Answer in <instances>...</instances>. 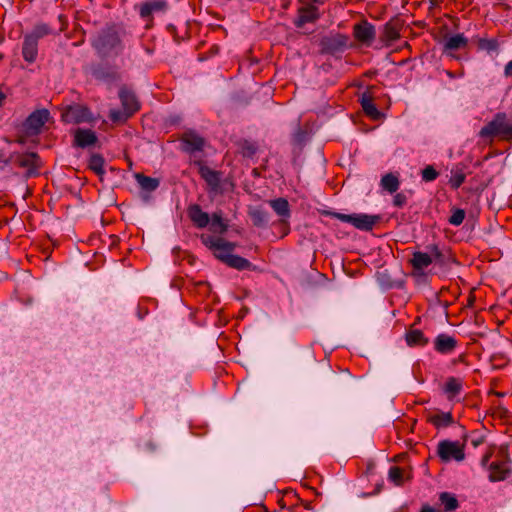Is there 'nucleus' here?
<instances>
[{
  "label": "nucleus",
  "mask_w": 512,
  "mask_h": 512,
  "mask_svg": "<svg viewBox=\"0 0 512 512\" xmlns=\"http://www.w3.org/2000/svg\"><path fill=\"white\" fill-rule=\"evenodd\" d=\"M126 32L117 25L103 28L93 40V47L103 56H118L124 50Z\"/></svg>",
  "instance_id": "nucleus-1"
},
{
  "label": "nucleus",
  "mask_w": 512,
  "mask_h": 512,
  "mask_svg": "<svg viewBox=\"0 0 512 512\" xmlns=\"http://www.w3.org/2000/svg\"><path fill=\"white\" fill-rule=\"evenodd\" d=\"M479 137L492 143L495 138L503 141L512 140V119L504 112H498L491 121L479 131Z\"/></svg>",
  "instance_id": "nucleus-2"
},
{
  "label": "nucleus",
  "mask_w": 512,
  "mask_h": 512,
  "mask_svg": "<svg viewBox=\"0 0 512 512\" xmlns=\"http://www.w3.org/2000/svg\"><path fill=\"white\" fill-rule=\"evenodd\" d=\"M53 33V29L45 23H39L34 26L31 32L26 33L23 37L22 56L28 63L36 61L38 56V42Z\"/></svg>",
  "instance_id": "nucleus-3"
},
{
  "label": "nucleus",
  "mask_w": 512,
  "mask_h": 512,
  "mask_svg": "<svg viewBox=\"0 0 512 512\" xmlns=\"http://www.w3.org/2000/svg\"><path fill=\"white\" fill-rule=\"evenodd\" d=\"M429 253L416 251L410 260L413 268L417 271H422L432 264L433 261L443 265L445 263V256L438 248L437 245L432 244L427 246Z\"/></svg>",
  "instance_id": "nucleus-4"
},
{
  "label": "nucleus",
  "mask_w": 512,
  "mask_h": 512,
  "mask_svg": "<svg viewBox=\"0 0 512 512\" xmlns=\"http://www.w3.org/2000/svg\"><path fill=\"white\" fill-rule=\"evenodd\" d=\"M200 240L207 248H209L216 258L222 262H226L228 256L232 255L235 244L228 242L220 237H214L208 234H202Z\"/></svg>",
  "instance_id": "nucleus-5"
},
{
  "label": "nucleus",
  "mask_w": 512,
  "mask_h": 512,
  "mask_svg": "<svg viewBox=\"0 0 512 512\" xmlns=\"http://www.w3.org/2000/svg\"><path fill=\"white\" fill-rule=\"evenodd\" d=\"M437 455L443 462H460L465 458L464 445L458 441H440L437 445Z\"/></svg>",
  "instance_id": "nucleus-6"
},
{
  "label": "nucleus",
  "mask_w": 512,
  "mask_h": 512,
  "mask_svg": "<svg viewBox=\"0 0 512 512\" xmlns=\"http://www.w3.org/2000/svg\"><path fill=\"white\" fill-rule=\"evenodd\" d=\"M62 118L67 123L80 124L89 123L94 120L90 109L81 104H74L66 107L62 113Z\"/></svg>",
  "instance_id": "nucleus-7"
},
{
  "label": "nucleus",
  "mask_w": 512,
  "mask_h": 512,
  "mask_svg": "<svg viewBox=\"0 0 512 512\" xmlns=\"http://www.w3.org/2000/svg\"><path fill=\"white\" fill-rule=\"evenodd\" d=\"M349 44V37L341 33H334L324 36L320 40V46L323 53L335 54L343 52Z\"/></svg>",
  "instance_id": "nucleus-8"
},
{
  "label": "nucleus",
  "mask_w": 512,
  "mask_h": 512,
  "mask_svg": "<svg viewBox=\"0 0 512 512\" xmlns=\"http://www.w3.org/2000/svg\"><path fill=\"white\" fill-rule=\"evenodd\" d=\"M50 112L47 109H38L32 112L24 122L25 131L28 135H38L45 123L50 120Z\"/></svg>",
  "instance_id": "nucleus-9"
},
{
  "label": "nucleus",
  "mask_w": 512,
  "mask_h": 512,
  "mask_svg": "<svg viewBox=\"0 0 512 512\" xmlns=\"http://www.w3.org/2000/svg\"><path fill=\"white\" fill-rule=\"evenodd\" d=\"M353 36L359 43L369 47L376 37L375 26L367 20H362L353 26Z\"/></svg>",
  "instance_id": "nucleus-10"
},
{
  "label": "nucleus",
  "mask_w": 512,
  "mask_h": 512,
  "mask_svg": "<svg viewBox=\"0 0 512 512\" xmlns=\"http://www.w3.org/2000/svg\"><path fill=\"white\" fill-rule=\"evenodd\" d=\"M180 141L182 151L189 154L202 151L205 145L204 138L194 130L185 131L182 134Z\"/></svg>",
  "instance_id": "nucleus-11"
},
{
  "label": "nucleus",
  "mask_w": 512,
  "mask_h": 512,
  "mask_svg": "<svg viewBox=\"0 0 512 512\" xmlns=\"http://www.w3.org/2000/svg\"><path fill=\"white\" fill-rule=\"evenodd\" d=\"M119 98L124 110L126 111V117H130L139 110L140 106L135 94L127 87L123 86L120 88Z\"/></svg>",
  "instance_id": "nucleus-12"
},
{
  "label": "nucleus",
  "mask_w": 512,
  "mask_h": 512,
  "mask_svg": "<svg viewBox=\"0 0 512 512\" xmlns=\"http://www.w3.org/2000/svg\"><path fill=\"white\" fill-rule=\"evenodd\" d=\"M374 88V86H371L364 93H362L360 96V103L365 114L370 118L377 120L380 118L381 113L374 104Z\"/></svg>",
  "instance_id": "nucleus-13"
},
{
  "label": "nucleus",
  "mask_w": 512,
  "mask_h": 512,
  "mask_svg": "<svg viewBox=\"0 0 512 512\" xmlns=\"http://www.w3.org/2000/svg\"><path fill=\"white\" fill-rule=\"evenodd\" d=\"M98 138L90 129L78 128L74 132V145L79 148H87L96 144Z\"/></svg>",
  "instance_id": "nucleus-14"
},
{
  "label": "nucleus",
  "mask_w": 512,
  "mask_h": 512,
  "mask_svg": "<svg viewBox=\"0 0 512 512\" xmlns=\"http://www.w3.org/2000/svg\"><path fill=\"white\" fill-rule=\"evenodd\" d=\"M457 346V340L448 334H439L434 341V349L440 354H450Z\"/></svg>",
  "instance_id": "nucleus-15"
},
{
  "label": "nucleus",
  "mask_w": 512,
  "mask_h": 512,
  "mask_svg": "<svg viewBox=\"0 0 512 512\" xmlns=\"http://www.w3.org/2000/svg\"><path fill=\"white\" fill-rule=\"evenodd\" d=\"M167 7V0H150L141 4L139 14L142 18L147 19L153 13L166 11Z\"/></svg>",
  "instance_id": "nucleus-16"
},
{
  "label": "nucleus",
  "mask_w": 512,
  "mask_h": 512,
  "mask_svg": "<svg viewBox=\"0 0 512 512\" xmlns=\"http://www.w3.org/2000/svg\"><path fill=\"white\" fill-rule=\"evenodd\" d=\"M188 217L198 228H205L210 223L208 213L204 212L198 204H192L188 208Z\"/></svg>",
  "instance_id": "nucleus-17"
},
{
  "label": "nucleus",
  "mask_w": 512,
  "mask_h": 512,
  "mask_svg": "<svg viewBox=\"0 0 512 512\" xmlns=\"http://www.w3.org/2000/svg\"><path fill=\"white\" fill-rule=\"evenodd\" d=\"M378 220L379 216L367 214H352L351 224L359 230L370 231L378 222Z\"/></svg>",
  "instance_id": "nucleus-18"
},
{
  "label": "nucleus",
  "mask_w": 512,
  "mask_h": 512,
  "mask_svg": "<svg viewBox=\"0 0 512 512\" xmlns=\"http://www.w3.org/2000/svg\"><path fill=\"white\" fill-rule=\"evenodd\" d=\"M319 18L317 7L310 5L298 10V18L295 21L297 27H303L306 23H311Z\"/></svg>",
  "instance_id": "nucleus-19"
},
{
  "label": "nucleus",
  "mask_w": 512,
  "mask_h": 512,
  "mask_svg": "<svg viewBox=\"0 0 512 512\" xmlns=\"http://www.w3.org/2000/svg\"><path fill=\"white\" fill-rule=\"evenodd\" d=\"M427 421L435 428L442 429L451 426L454 423L453 416L450 412L438 411L427 416Z\"/></svg>",
  "instance_id": "nucleus-20"
},
{
  "label": "nucleus",
  "mask_w": 512,
  "mask_h": 512,
  "mask_svg": "<svg viewBox=\"0 0 512 512\" xmlns=\"http://www.w3.org/2000/svg\"><path fill=\"white\" fill-rule=\"evenodd\" d=\"M463 390V381L460 378L449 377L447 378L444 386L443 392L447 396L449 400L458 396Z\"/></svg>",
  "instance_id": "nucleus-21"
},
{
  "label": "nucleus",
  "mask_w": 512,
  "mask_h": 512,
  "mask_svg": "<svg viewBox=\"0 0 512 512\" xmlns=\"http://www.w3.org/2000/svg\"><path fill=\"white\" fill-rule=\"evenodd\" d=\"M201 177L213 189L217 190L220 186V175L217 171L210 169L207 166L201 165L199 169Z\"/></svg>",
  "instance_id": "nucleus-22"
},
{
  "label": "nucleus",
  "mask_w": 512,
  "mask_h": 512,
  "mask_svg": "<svg viewBox=\"0 0 512 512\" xmlns=\"http://www.w3.org/2000/svg\"><path fill=\"white\" fill-rule=\"evenodd\" d=\"M269 204L274 212L282 217L283 221L288 219L291 215L289 202L285 198H277L274 200H270Z\"/></svg>",
  "instance_id": "nucleus-23"
},
{
  "label": "nucleus",
  "mask_w": 512,
  "mask_h": 512,
  "mask_svg": "<svg viewBox=\"0 0 512 512\" xmlns=\"http://www.w3.org/2000/svg\"><path fill=\"white\" fill-rule=\"evenodd\" d=\"M400 37L399 29L392 22H387L380 36L381 41L384 45L389 46L392 42L396 41Z\"/></svg>",
  "instance_id": "nucleus-24"
},
{
  "label": "nucleus",
  "mask_w": 512,
  "mask_h": 512,
  "mask_svg": "<svg viewBox=\"0 0 512 512\" xmlns=\"http://www.w3.org/2000/svg\"><path fill=\"white\" fill-rule=\"evenodd\" d=\"M489 469V479L492 482L504 480L509 472L507 465L503 462H492Z\"/></svg>",
  "instance_id": "nucleus-25"
},
{
  "label": "nucleus",
  "mask_w": 512,
  "mask_h": 512,
  "mask_svg": "<svg viewBox=\"0 0 512 512\" xmlns=\"http://www.w3.org/2000/svg\"><path fill=\"white\" fill-rule=\"evenodd\" d=\"M38 155L36 153H24L15 154L13 161H15L20 167L32 169L37 167Z\"/></svg>",
  "instance_id": "nucleus-26"
},
{
  "label": "nucleus",
  "mask_w": 512,
  "mask_h": 512,
  "mask_svg": "<svg viewBox=\"0 0 512 512\" xmlns=\"http://www.w3.org/2000/svg\"><path fill=\"white\" fill-rule=\"evenodd\" d=\"M135 179L140 188L147 192L155 191L160 185L159 179L146 176L142 173H136Z\"/></svg>",
  "instance_id": "nucleus-27"
},
{
  "label": "nucleus",
  "mask_w": 512,
  "mask_h": 512,
  "mask_svg": "<svg viewBox=\"0 0 512 512\" xmlns=\"http://www.w3.org/2000/svg\"><path fill=\"white\" fill-rule=\"evenodd\" d=\"M468 40L463 34H455L445 40V50L455 51L467 46Z\"/></svg>",
  "instance_id": "nucleus-28"
},
{
  "label": "nucleus",
  "mask_w": 512,
  "mask_h": 512,
  "mask_svg": "<svg viewBox=\"0 0 512 512\" xmlns=\"http://www.w3.org/2000/svg\"><path fill=\"white\" fill-rule=\"evenodd\" d=\"M249 216H250L253 224L257 227L266 226L268 223V220H269L268 213L260 207H255V208L250 209Z\"/></svg>",
  "instance_id": "nucleus-29"
},
{
  "label": "nucleus",
  "mask_w": 512,
  "mask_h": 512,
  "mask_svg": "<svg viewBox=\"0 0 512 512\" xmlns=\"http://www.w3.org/2000/svg\"><path fill=\"white\" fill-rule=\"evenodd\" d=\"M406 342L409 346H425L428 344V339L421 330L414 329L406 333Z\"/></svg>",
  "instance_id": "nucleus-30"
},
{
  "label": "nucleus",
  "mask_w": 512,
  "mask_h": 512,
  "mask_svg": "<svg viewBox=\"0 0 512 512\" xmlns=\"http://www.w3.org/2000/svg\"><path fill=\"white\" fill-rule=\"evenodd\" d=\"M439 500L441 504L444 506L445 512L455 511L459 506L458 500L455 497V495L449 492L440 493Z\"/></svg>",
  "instance_id": "nucleus-31"
},
{
  "label": "nucleus",
  "mask_w": 512,
  "mask_h": 512,
  "mask_svg": "<svg viewBox=\"0 0 512 512\" xmlns=\"http://www.w3.org/2000/svg\"><path fill=\"white\" fill-rule=\"evenodd\" d=\"M399 179L396 175L392 173H388L384 175L381 179V186L384 190L389 193H395L399 189Z\"/></svg>",
  "instance_id": "nucleus-32"
},
{
  "label": "nucleus",
  "mask_w": 512,
  "mask_h": 512,
  "mask_svg": "<svg viewBox=\"0 0 512 512\" xmlns=\"http://www.w3.org/2000/svg\"><path fill=\"white\" fill-rule=\"evenodd\" d=\"M105 160L100 154H93L88 163V167L90 170L95 172L98 176H103L105 173L104 170Z\"/></svg>",
  "instance_id": "nucleus-33"
},
{
  "label": "nucleus",
  "mask_w": 512,
  "mask_h": 512,
  "mask_svg": "<svg viewBox=\"0 0 512 512\" xmlns=\"http://www.w3.org/2000/svg\"><path fill=\"white\" fill-rule=\"evenodd\" d=\"M228 266L238 269V270H245L249 269L251 266L250 261L247 259L232 254L231 256H228L227 261L225 262Z\"/></svg>",
  "instance_id": "nucleus-34"
},
{
  "label": "nucleus",
  "mask_w": 512,
  "mask_h": 512,
  "mask_svg": "<svg viewBox=\"0 0 512 512\" xmlns=\"http://www.w3.org/2000/svg\"><path fill=\"white\" fill-rule=\"evenodd\" d=\"M210 222V229L215 233L223 234L228 229V225L224 222L220 213H213Z\"/></svg>",
  "instance_id": "nucleus-35"
},
{
  "label": "nucleus",
  "mask_w": 512,
  "mask_h": 512,
  "mask_svg": "<svg viewBox=\"0 0 512 512\" xmlns=\"http://www.w3.org/2000/svg\"><path fill=\"white\" fill-rule=\"evenodd\" d=\"M477 47L480 50H484L488 53L495 52L499 48V43L497 39L491 38H478L477 39Z\"/></svg>",
  "instance_id": "nucleus-36"
},
{
  "label": "nucleus",
  "mask_w": 512,
  "mask_h": 512,
  "mask_svg": "<svg viewBox=\"0 0 512 512\" xmlns=\"http://www.w3.org/2000/svg\"><path fill=\"white\" fill-rule=\"evenodd\" d=\"M449 184L453 189H458L465 181L466 175L462 169H453Z\"/></svg>",
  "instance_id": "nucleus-37"
},
{
  "label": "nucleus",
  "mask_w": 512,
  "mask_h": 512,
  "mask_svg": "<svg viewBox=\"0 0 512 512\" xmlns=\"http://www.w3.org/2000/svg\"><path fill=\"white\" fill-rule=\"evenodd\" d=\"M465 215H466V213L463 209L453 208L452 214L449 217L448 222L453 226H459L463 223V221L465 219Z\"/></svg>",
  "instance_id": "nucleus-38"
},
{
  "label": "nucleus",
  "mask_w": 512,
  "mask_h": 512,
  "mask_svg": "<svg viewBox=\"0 0 512 512\" xmlns=\"http://www.w3.org/2000/svg\"><path fill=\"white\" fill-rule=\"evenodd\" d=\"M389 480L392 481L396 485H401L403 482V471L398 466H392L389 469L388 474Z\"/></svg>",
  "instance_id": "nucleus-39"
},
{
  "label": "nucleus",
  "mask_w": 512,
  "mask_h": 512,
  "mask_svg": "<svg viewBox=\"0 0 512 512\" xmlns=\"http://www.w3.org/2000/svg\"><path fill=\"white\" fill-rule=\"evenodd\" d=\"M421 175H422L423 181L431 182V181H434L438 177L439 173L436 171V169L433 166L428 165L422 170Z\"/></svg>",
  "instance_id": "nucleus-40"
},
{
  "label": "nucleus",
  "mask_w": 512,
  "mask_h": 512,
  "mask_svg": "<svg viewBox=\"0 0 512 512\" xmlns=\"http://www.w3.org/2000/svg\"><path fill=\"white\" fill-rule=\"evenodd\" d=\"M407 197L403 193H397L393 198V204L396 207H402L406 204Z\"/></svg>",
  "instance_id": "nucleus-41"
},
{
  "label": "nucleus",
  "mask_w": 512,
  "mask_h": 512,
  "mask_svg": "<svg viewBox=\"0 0 512 512\" xmlns=\"http://www.w3.org/2000/svg\"><path fill=\"white\" fill-rule=\"evenodd\" d=\"M110 118L112 121H121V120H124V119H127L128 117H126V111L124 110V112L122 111H119V110H112L110 112Z\"/></svg>",
  "instance_id": "nucleus-42"
},
{
  "label": "nucleus",
  "mask_w": 512,
  "mask_h": 512,
  "mask_svg": "<svg viewBox=\"0 0 512 512\" xmlns=\"http://www.w3.org/2000/svg\"><path fill=\"white\" fill-rule=\"evenodd\" d=\"M14 155L6 156L3 150H0V168L7 166L13 161Z\"/></svg>",
  "instance_id": "nucleus-43"
},
{
  "label": "nucleus",
  "mask_w": 512,
  "mask_h": 512,
  "mask_svg": "<svg viewBox=\"0 0 512 512\" xmlns=\"http://www.w3.org/2000/svg\"><path fill=\"white\" fill-rule=\"evenodd\" d=\"M332 216L342 222L351 224L352 214L332 213Z\"/></svg>",
  "instance_id": "nucleus-44"
},
{
  "label": "nucleus",
  "mask_w": 512,
  "mask_h": 512,
  "mask_svg": "<svg viewBox=\"0 0 512 512\" xmlns=\"http://www.w3.org/2000/svg\"><path fill=\"white\" fill-rule=\"evenodd\" d=\"M504 76L506 78L512 77V60L509 61L504 67Z\"/></svg>",
  "instance_id": "nucleus-45"
},
{
  "label": "nucleus",
  "mask_w": 512,
  "mask_h": 512,
  "mask_svg": "<svg viewBox=\"0 0 512 512\" xmlns=\"http://www.w3.org/2000/svg\"><path fill=\"white\" fill-rule=\"evenodd\" d=\"M420 512H438V511L429 505H423Z\"/></svg>",
  "instance_id": "nucleus-46"
},
{
  "label": "nucleus",
  "mask_w": 512,
  "mask_h": 512,
  "mask_svg": "<svg viewBox=\"0 0 512 512\" xmlns=\"http://www.w3.org/2000/svg\"><path fill=\"white\" fill-rule=\"evenodd\" d=\"M4 99H5V95L0 92V107L2 106L3 102H4Z\"/></svg>",
  "instance_id": "nucleus-47"
},
{
  "label": "nucleus",
  "mask_w": 512,
  "mask_h": 512,
  "mask_svg": "<svg viewBox=\"0 0 512 512\" xmlns=\"http://www.w3.org/2000/svg\"><path fill=\"white\" fill-rule=\"evenodd\" d=\"M59 20L63 21V16L62 15L59 16Z\"/></svg>",
  "instance_id": "nucleus-48"
}]
</instances>
